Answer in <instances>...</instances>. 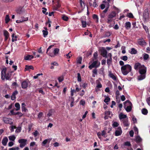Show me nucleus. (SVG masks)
I'll use <instances>...</instances> for the list:
<instances>
[{"label": "nucleus", "mask_w": 150, "mask_h": 150, "mask_svg": "<svg viewBox=\"0 0 150 150\" xmlns=\"http://www.w3.org/2000/svg\"><path fill=\"white\" fill-rule=\"evenodd\" d=\"M33 58V56L31 55H28L24 57V59L26 60H30Z\"/></svg>", "instance_id": "5701e85b"}, {"label": "nucleus", "mask_w": 150, "mask_h": 150, "mask_svg": "<svg viewBox=\"0 0 150 150\" xmlns=\"http://www.w3.org/2000/svg\"><path fill=\"white\" fill-rule=\"evenodd\" d=\"M79 2L81 8H84L85 7V3L82 0H79Z\"/></svg>", "instance_id": "bb28decb"}, {"label": "nucleus", "mask_w": 150, "mask_h": 150, "mask_svg": "<svg viewBox=\"0 0 150 150\" xmlns=\"http://www.w3.org/2000/svg\"><path fill=\"white\" fill-rule=\"evenodd\" d=\"M18 92L17 91H15L12 93L11 96V99L12 100H14L16 98V95L18 94Z\"/></svg>", "instance_id": "6ab92c4d"}, {"label": "nucleus", "mask_w": 150, "mask_h": 150, "mask_svg": "<svg viewBox=\"0 0 150 150\" xmlns=\"http://www.w3.org/2000/svg\"><path fill=\"white\" fill-rule=\"evenodd\" d=\"M6 68L3 69L1 72V78L2 80L5 79V75L6 74Z\"/></svg>", "instance_id": "ddd939ff"}, {"label": "nucleus", "mask_w": 150, "mask_h": 150, "mask_svg": "<svg viewBox=\"0 0 150 150\" xmlns=\"http://www.w3.org/2000/svg\"><path fill=\"white\" fill-rule=\"evenodd\" d=\"M109 76L110 77L112 78L115 81H116V77L110 71H109Z\"/></svg>", "instance_id": "412c9836"}, {"label": "nucleus", "mask_w": 150, "mask_h": 150, "mask_svg": "<svg viewBox=\"0 0 150 150\" xmlns=\"http://www.w3.org/2000/svg\"><path fill=\"white\" fill-rule=\"evenodd\" d=\"M52 138L47 139L44 140L42 142V146H45L47 143H49L52 140Z\"/></svg>", "instance_id": "a211bd4d"}, {"label": "nucleus", "mask_w": 150, "mask_h": 150, "mask_svg": "<svg viewBox=\"0 0 150 150\" xmlns=\"http://www.w3.org/2000/svg\"><path fill=\"white\" fill-rule=\"evenodd\" d=\"M93 18L96 20V22L98 23V17L97 15L96 14H93Z\"/></svg>", "instance_id": "72a5a7b5"}, {"label": "nucleus", "mask_w": 150, "mask_h": 150, "mask_svg": "<svg viewBox=\"0 0 150 150\" xmlns=\"http://www.w3.org/2000/svg\"><path fill=\"white\" fill-rule=\"evenodd\" d=\"M42 32L43 33V34L44 37H46L48 34V31L47 30H42Z\"/></svg>", "instance_id": "c03bdc74"}, {"label": "nucleus", "mask_w": 150, "mask_h": 150, "mask_svg": "<svg viewBox=\"0 0 150 150\" xmlns=\"http://www.w3.org/2000/svg\"><path fill=\"white\" fill-rule=\"evenodd\" d=\"M80 104L82 105H84L85 104V101L83 100H81L80 102Z\"/></svg>", "instance_id": "69168bd1"}, {"label": "nucleus", "mask_w": 150, "mask_h": 150, "mask_svg": "<svg viewBox=\"0 0 150 150\" xmlns=\"http://www.w3.org/2000/svg\"><path fill=\"white\" fill-rule=\"evenodd\" d=\"M43 10L42 11V12L44 14H45V15H47L48 14V12H46V11H47V8H42Z\"/></svg>", "instance_id": "8fccbe9b"}, {"label": "nucleus", "mask_w": 150, "mask_h": 150, "mask_svg": "<svg viewBox=\"0 0 150 150\" xmlns=\"http://www.w3.org/2000/svg\"><path fill=\"white\" fill-rule=\"evenodd\" d=\"M112 125L113 127H118L119 125V124L117 122H113Z\"/></svg>", "instance_id": "a19ab883"}, {"label": "nucleus", "mask_w": 150, "mask_h": 150, "mask_svg": "<svg viewBox=\"0 0 150 150\" xmlns=\"http://www.w3.org/2000/svg\"><path fill=\"white\" fill-rule=\"evenodd\" d=\"M142 140L141 138L139 136H137L136 137V141L137 142H140Z\"/></svg>", "instance_id": "37998d69"}, {"label": "nucleus", "mask_w": 150, "mask_h": 150, "mask_svg": "<svg viewBox=\"0 0 150 150\" xmlns=\"http://www.w3.org/2000/svg\"><path fill=\"white\" fill-rule=\"evenodd\" d=\"M112 58H109L107 60V63L109 66L111 64L112 62Z\"/></svg>", "instance_id": "49530a36"}, {"label": "nucleus", "mask_w": 150, "mask_h": 150, "mask_svg": "<svg viewBox=\"0 0 150 150\" xmlns=\"http://www.w3.org/2000/svg\"><path fill=\"white\" fill-rule=\"evenodd\" d=\"M62 18L64 20L67 21L68 20L69 18L67 16L64 15L62 16Z\"/></svg>", "instance_id": "6e6d98bb"}, {"label": "nucleus", "mask_w": 150, "mask_h": 150, "mask_svg": "<svg viewBox=\"0 0 150 150\" xmlns=\"http://www.w3.org/2000/svg\"><path fill=\"white\" fill-rule=\"evenodd\" d=\"M43 115V113L42 112H40L38 115V118L39 119H40L42 117Z\"/></svg>", "instance_id": "680f3d73"}, {"label": "nucleus", "mask_w": 150, "mask_h": 150, "mask_svg": "<svg viewBox=\"0 0 150 150\" xmlns=\"http://www.w3.org/2000/svg\"><path fill=\"white\" fill-rule=\"evenodd\" d=\"M131 26V23L129 22H127L125 23V27L126 29L128 30L129 29Z\"/></svg>", "instance_id": "b1692460"}, {"label": "nucleus", "mask_w": 150, "mask_h": 150, "mask_svg": "<svg viewBox=\"0 0 150 150\" xmlns=\"http://www.w3.org/2000/svg\"><path fill=\"white\" fill-rule=\"evenodd\" d=\"M30 69H32V70L34 69V67L32 66L26 65L25 66V71L29 70Z\"/></svg>", "instance_id": "393cba45"}, {"label": "nucleus", "mask_w": 150, "mask_h": 150, "mask_svg": "<svg viewBox=\"0 0 150 150\" xmlns=\"http://www.w3.org/2000/svg\"><path fill=\"white\" fill-rule=\"evenodd\" d=\"M16 12L18 14L24 15L26 14V11L22 8H19L16 10Z\"/></svg>", "instance_id": "423d86ee"}, {"label": "nucleus", "mask_w": 150, "mask_h": 150, "mask_svg": "<svg viewBox=\"0 0 150 150\" xmlns=\"http://www.w3.org/2000/svg\"><path fill=\"white\" fill-rule=\"evenodd\" d=\"M142 112L143 114L146 115L148 113V110L146 109L143 108L142 110Z\"/></svg>", "instance_id": "f704fd0d"}, {"label": "nucleus", "mask_w": 150, "mask_h": 150, "mask_svg": "<svg viewBox=\"0 0 150 150\" xmlns=\"http://www.w3.org/2000/svg\"><path fill=\"white\" fill-rule=\"evenodd\" d=\"M19 148L18 147H13L12 148L9 149V150H18Z\"/></svg>", "instance_id": "4d7b16f0"}, {"label": "nucleus", "mask_w": 150, "mask_h": 150, "mask_svg": "<svg viewBox=\"0 0 150 150\" xmlns=\"http://www.w3.org/2000/svg\"><path fill=\"white\" fill-rule=\"evenodd\" d=\"M100 65V62L98 60H96L94 61L92 64L89 66V68L91 69L93 68H97Z\"/></svg>", "instance_id": "7ed1b4c3"}, {"label": "nucleus", "mask_w": 150, "mask_h": 150, "mask_svg": "<svg viewBox=\"0 0 150 150\" xmlns=\"http://www.w3.org/2000/svg\"><path fill=\"white\" fill-rule=\"evenodd\" d=\"M119 117L121 122L122 121V120H123L127 118V115H124L122 113H121L119 115Z\"/></svg>", "instance_id": "f8f14e48"}, {"label": "nucleus", "mask_w": 150, "mask_h": 150, "mask_svg": "<svg viewBox=\"0 0 150 150\" xmlns=\"http://www.w3.org/2000/svg\"><path fill=\"white\" fill-rule=\"evenodd\" d=\"M10 18H9V16L8 15H6L5 17V22L6 23H8L9 21H10Z\"/></svg>", "instance_id": "2f4dec72"}, {"label": "nucleus", "mask_w": 150, "mask_h": 150, "mask_svg": "<svg viewBox=\"0 0 150 150\" xmlns=\"http://www.w3.org/2000/svg\"><path fill=\"white\" fill-rule=\"evenodd\" d=\"M139 45L141 46H144L146 45V43L143 39H139L138 41Z\"/></svg>", "instance_id": "dca6fc26"}, {"label": "nucleus", "mask_w": 150, "mask_h": 150, "mask_svg": "<svg viewBox=\"0 0 150 150\" xmlns=\"http://www.w3.org/2000/svg\"><path fill=\"white\" fill-rule=\"evenodd\" d=\"M137 53V50L134 48L131 49L130 53L132 54H135Z\"/></svg>", "instance_id": "e433bc0d"}, {"label": "nucleus", "mask_w": 150, "mask_h": 150, "mask_svg": "<svg viewBox=\"0 0 150 150\" xmlns=\"http://www.w3.org/2000/svg\"><path fill=\"white\" fill-rule=\"evenodd\" d=\"M8 141V139L6 137H4L2 141V143L4 146H6Z\"/></svg>", "instance_id": "aec40b11"}, {"label": "nucleus", "mask_w": 150, "mask_h": 150, "mask_svg": "<svg viewBox=\"0 0 150 150\" xmlns=\"http://www.w3.org/2000/svg\"><path fill=\"white\" fill-rule=\"evenodd\" d=\"M16 138V137L14 135H13L8 137V138L9 140L13 141H14Z\"/></svg>", "instance_id": "c756f323"}, {"label": "nucleus", "mask_w": 150, "mask_h": 150, "mask_svg": "<svg viewBox=\"0 0 150 150\" xmlns=\"http://www.w3.org/2000/svg\"><path fill=\"white\" fill-rule=\"evenodd\" d=\"M125 145L128 146H130L131 145L130 142H125Z\"/></svg>", "instance_id": "774afa93"}, {"label": "nucleus", "mask_w": 150, "mask_h": 150, "mask_svg": "<svg viewBox=\"0 0 150 150\" xmlns=\"http://www.w3.org/2000/svg\"><path fill=\"white\" fill-rule=\"evenodd\" d=\"M125 108L127 112H129L131 111L132 110L131 107L130 105L128 106L126 108Z\"/></svg>", "instance_id": "ea45409f"}, {"label": "nucleus", "mask_w": 150, "mask_h": 150, "mask_svg": "<svg viewBox=\"0 0 150 150\" xmlns=\"http://www.w3.org/2000/svg\"><path fill=\"white\" fill-rule=\"evenodd\" d=\"M106 97L104 100V102L107 104H108V103L110 101V99L108 96H105Z\"/></svg>", "instance_id": "473e14b6"}, {"label": "nucleus", "mask_w": 150, "mask_h": 150, "mask_svg": "<svg viewBox=\"0 0 150 150\" xmlns=\"http://www.w3.org/2000/svg\"><path fill=\"white\" fill-rule=\"evenodd\" d=\"M101 81V79H99L98 80H97L96 81V88H100L102 87V86L101 83L100 82V81Z\"/></svg>", "instance_id": "2eb2a0df"}, {"label": "nucleus", "mask_w": 150, "mask_h": 150, "mask_svg": "<svg viewBox=\"0 0 150 150\" xmlns=\"http://www.w3.org/2000/svg\"><path fill=\"white\" fill-rule=\"evenodd\" d=\"M82 27L83 28H85L86 26V21H81Z\"/></svg>", "instance_id": "a18cd8bd"}, {"label": "nucleus", "mask_w": 150, "mask_h": 150, "mask_svg": "<svg viewBox=\"0 0 150 150\" xmlns=\"http://www.w3.org/2000/svg\"><path fill=\"white\" fill-rule=\"evenodd\" d=\"M21 109L22 112H26L28 111V109L25 108V107L21 108Z\"/></svg>", "instance_id": "13d9d810"}, {"label": "nucleus", "mask_w": 150, "mask_h": 150, "mask_svg": "<svg viewBox=\"0 0 150 150\" xmlns=\"http://www.w3.org/2000/svg\"><path fill=\"white\" fill-rule=\"evenodd\" d=\"M64 79V77L63 75H62L58 78V80L59 82H62L63 81Z\"/></svg>", "instance_id": "4c0bfd02"}, {"label": "nucleus", "mask_w": 150, "mask_h": 150, "mask_svg": "<svg viewBox=\"0 0 150 150\" xmlns=\"http://www.w3.org/2000/svg\"><path fill=\"white\" fill-rule=\"evenodd\" d=\"M149 13L147 10H145L143 14V17L145 19L147 18L149 16Z\"/></svg>", "instance_id": "4be33fe9"}, {"label": "nucleus", "mask_w": 150, "mask_h": 150, "mask_svg": "<svg viewBox=\"0 0 150 150\" xmlns=\"http://www.w3.org/2000/svg\"><path fill=\"white\" fill-rule=\"evenodd\" d=\"M134 131L135 133L136 134H138V129L136 127H134Z\"/></svg>", "instance_id": "5fc2aeb1"}, {"label": "nucleus", "mask_w": 150, "mask_h": 150, "mask_svg": "<svg viewBox=\"0 0 150 150\" xmlns=\"http://www.w3.org/2000/svg\"><path fill=\"white\" fill-rule=\"evenodd\" d=\"M67 58H69L72 56L71 54V52H70L68 54H66Z\"/></svg>", "instance_id": "0e129e2a"}, {"label": "nucleus", "mask_w": 150, "mask_h": 150, "mask_svg": "<svg viewBox=\"0 0 150 150\" xmlns=\"http://www.w3.org/2000/svg\"><path fill=\"white\" fill-rule=\"evenodd\" d=\"M116 16V13L115 12H113L110 14H109L108 16L107 23H110L112 22L113 20V18Z\"/></svg>", "instance_id": "20e7f679"}, {"label": "nucleus", "mask_w": 150, "mask_h": 150, "mask_svg": "<svg viewBox=\"0 0 150 150\" xmlns=\"http://www.w3.org/2000/svg\"><path fill=\"white\" fill-rule=\"evenodd\" d=\"M4 35L5 36H9V34L8 31L6 30H4Z\"/></svg>", "instance_id": "3c124183"}, {"label": "nucleus", "mask_w": 150, "mask_h": 150, "mask_svg": "<svg viewBox=\"0 0 150 150\" xmlns=\"http://www.w3.org/2000/svg\"><path fill=\"white\" fill-rule=\"evenodd\" d=\"M32 134L35 137H36L37 136L39 135V133L37 130H36L32 133Z\"/></svg>", "instance_id": "58836bf2"}, {"label": "nucleus", "mask_w": 150, "mask_h": 150, "mask_svg": "<svg viewBox=\"0 0 150 150\" xmlns=\"http://www.w3.org/2000/svg\"><path fill=\"white\" fill-rule=\"evenodd\" d=\"M3 120L4 123L6 124H9L11 125L13 124L12 120L11 119L4 117L3 119Z\"/></svg>", "instance_id": "1a4fd4ad"}, {"label": "nucleus", "mask_w": 150, "mask_h": 150, "mask_svg": "<svg viewBox=\"0 0 150 150\" xmlns=\"http://www.w3.org/2000/svg\"><path fill=\"white\" fill-rule=\"evenodd\" d=\"M12 41L13 42H14V41H16L17 40V36L15 35L14 34H13L12 35Z\"/></svg>", "instance_id": "cd10ccee"}, {"label": "nucleus", "mask_w": 150, "mask_h": 150, "mask_svg": "<svg viewBox=\"0 0 150 150\" xmlns=\"http://www.w3.org/2000/svg\"><path fill=\"white\" fill-rule=\"evenodd\" d=\"M15 107L16 108V110L18 111L20 109V105L18 103H16L15 105Z\"/></svg>", "instance_id": "c9c22d12"}, {"label": "nucleus", "mask_w": 150, "mask_h": 150, "mask_svg": "<svg viewBox=\"0 0 150 150\" xmlns=\"http://www.w3.org/2000/svg\"><path fill=\"white\" fill-rule=\"evenodd\" d=\"M28 82L25 81H23L21 83L22 88L23 89H26L28 87Z\"/></svg>", "instance_id": "f3484780"}, {"label": "nucleus", "mask_w": 150, "mask_h": 150, "mask_svg": "<svg viewBox=\"0 0 150 150\" xmlns=\"http://www.w3.org/2000/svg\"><path fill=\"white\" fill-rule=\"evenodd\" d=\"M52 110H50L49 111V112L47 114V115L49 116V117H50V116H51L52 114Z\"/></svg>", "instance_id": "052dcab7"}, {"label": "nucleus", "mask_w": 150, "mask_h": 150, "mask_svg": "<svg viewBox=\"0 0 150 150\" xmlns=\"http://www.w3.org/2000/svg\"><path fill=\"white\" fill-rule=\"evenodd\" d=\"M122 133V131L121 127H119L117 129L115 132V135L116 136H118L121 135Z\"/></svg>", "instance_id": "4468645a"}, {"label": "nucleus", "mask_w": 150, "mask_h": 150, "mask_svg": "<svg viewBox=\"0 0 150 150\" xmlns=\"http://www.w3.org/2000/svg\"><path fill=\"white\" fill-rule=\"evenodd\" d=\"M27 140L24 139H21L18 140V142L20 143V146L22 148L26 145Z\"/></svg>", "instance_id": "39448f33"}, {"label": "nucleus", "mask_w": 150, "mask_h": 150, "mask_svg": "<svg viewBox=\"0 0 150 150\" xmlns=\"http://www.w3.org/2000/svg\"><path fill=\"white\" fill-rule=\"evenodd\" d=\"M143 28L146 31V32H149V29L148 28L146 25H144L143 24L142 25Z\"/></svg>", "instance_id": "603ef678"}, {"label": "nucleus", "mask_w": 150, "mask_h": 150, "mask_svg": "<svg viewBox=\"0 0 150 150\" xmlns=\"http://www.w3.org/2000/svg\"><path fill=\"white\" fill-rule=\"evenodd\" d=\"M121 125L124 127H128L129 125V123L128 122V118L123 120H122L121 122Z\"/></svg>", "instance_id": "6e6552de"}, {"label": "nucleus", "mask_w": 150, "mask_h": 150, "mask_svg": "<svg viewBox=\"0 0 150 150\" xmlns=\"http://www.w3.org/2000/svg\"><path fill=\"white\" fill-rule=\"evenodd\" d=\"M28 17L25 18L23 16H22L19 19L17 20L16 21V22L17 23H22L25 21H28Z\"/></svg>", "instance_id": "0eeeda50"}, {"label": "nucleus", "mask_w": 150, "mask_h": 150, "mask_svg": "<svg viewBox=\"0 0 150 150\" xmlns=\"http://www.w3.org/2000/svg\"><path fill=\"white\" fill-rule=\"evenodd\" d=\"M82 58L81 57H79L78 58L77 62L79 64H81L82 61Z\"/></svg>", "instance_id": "864d4df0"}, {"label": "nucleus", "mask_w": 150, "mask_h": 150, "mask_svg": "<svg viewBox=\"0 0 150 150\" xmlns=\"http://www.w3.org/2000/svg\"><path fill=\"white\" fill-rule=\"evenodd\" d=\"M144 66V65H142L139 63H137L134 64V68L135 70L139 69V70L143 67V66Z\"/></svg>", "instance_id": "9b49d317"}, {"label": "nucleus", "mask_w": 150, "mask_h": 150, "mask_svg": "<svg viewBox=\"0 0 150 150\" xmlns=\"http://www.w3.org/2000/svg\"><path fill=\"white\" fill-rule=\"evenodd\" d=\"M130 136L131 137H133L134 135V132L133 130H131L129 132Z\"/></svg>", "instance_id": "338daca9"}, {"label": "nucleus", "mask_w": 150, "mask_h": 150, "mask_svg": "<svg viewBox=\"0 0 150 150\" xmlns=\"http://www.w3.org/2000/svg\"><path fill=\"white\" fill-rule=\"evenodd\" d=\"M147 68L144 66H143L142 68L139 70L140 75L138 77V80H142L144 79L146 77Z\"/></svg>", "instance_id": "f257e3e1"}, {"label": "nucleus", "mask_w": 150, "mask_h": 150, "mask_svg": "<svg viewBox=\"0 0 150 150\" xmlns=\"http://www.w3.org/2000/svg\"><path fill=\"white\" fill-rule=\"evenodd\" d=\"M127 16L130 18H133V15L131 13H128L127 14Z\"/></svg>", "instance_id": "bf43d9fd"}, {"label": "nucleus", "mask_w": 150, "mask_h": 150, "mask_svg": "<svg viewBox=\"0 0 150 150\" xmlns=\"http://www.w3.org/2000/svg\"><path fill=\"white\" fill-rule=\"evenodd\" d=\"M131 70V66L129 64L125 65L121 67L122 72L124 75H127Z\"/></svg>", "instance_id": "f03ea898"}, {"label": "nucleus", "mask_w": 150, "mask_h": 150, "mask_svg": "<svg viewBox=\"0 0 150 150\" xmlns=\"http://www.w3.org/2000/svg\"><path fill=\"white\" fill-rule=\"evenodd\" d=\"M101 54L102 56L103 57L107 58V50L104 47H102L101 49Z\"/></svg>", "instance_id": "9d476101"}, {"label": "nucleus", "mask_w": 150, "mask_h": 150, "mask_svg": "<svg viewBox=\"0 0 150 150\" xmlns=\"http://www.w3.org/2000/svg\"><path fill=\"white\" fill-rule=\"evenodd\" d=\"M37 146V145L36 144L35 142H30V147H32L34 146Z\"/></svg>", "instance_id": "de8ad7c7"}, {"label": "nucleus", "mask_w": 150, "mask_h": 150, "mask_svg": "<svg viewBox=\"0 0 150 150\" xmlns=\"http://www.w3.org/2000/svg\"><path fill=\"white\" fill-rule=\"evenodd\" d=\"M59 51V50L58 48H55L53 51V53L55 56L57 55V54L58 53Z\"/></svg>", "instance_id": "7c9ffc66"}, {"label": "nucleus", "mask_w": 150, "mask_h": 150, "mask_svg": "<svg viewBox=\"0 0 150 150\" xmlns=\"http://www.w3.org/2000/svg\"><path fill=\"white\" fill-rule=\"evenodd\" d=\"M10 76L8 74H6L5 75V79L6 80H9L10 78Z\"/></svg>", "instance_id": "e2e57ef3"}, {"label": "nucleus", "mask_w": 150, "mask_h": 150, "mask_svg": "<svg viewBox=\"0 0 150 150\" xmlns=\"http://www.w3.org/2000/svg\"><path fill=\"white\" fill-rule=\"evenodd\" d=\"M149 56L148 54L144 53L143 54V57L144 61L148 60L149 58Z\"/></svg>", "instance_id": "a878e982"}, {"label": "nucleus", "mask_w": 150, "mask_h": 150, "mask_svg": "<svg viewBox=\"0 0 150 150\" xmlns=\"http://www.w3.org/2000/svg\"><path fill=\"white\" fill-rule=\"evenodd\" d=\"M121 59L124 61H126L128 59L127 57L126 56H124L121 57Z\"/></svg>", "instance_id": "09e8293b"}, {"label": "nucleus", "mask_w": 150, "mask_h": 150, "mask_svg": "<svg viewBox=\"0 0 150 150\" xmlns=\"http://www.w3.org/2000/svg\"><path fill=\"white\" fill-rule=\"evenodd\" d=\"M105 115L110 117H111L112 116L111 112L110 111H106L105 112Z\"/></svg>", "instance_id": "c85d7f7f"}, {"label": "nucleus", "mask_w": 150, "mask_h": 150, "mask_svg": "<svg viewBox=\"0 0 150 150\" xmlns=\"http://www.w3.org/2000/svg\"><path fill=\"white\" fill-rule=\"evenodd\" d=\"M77 81L79 82H80L81 81V75L79 73L77 74Z\"/></svg>", "instance_id": "79ce46f5"}]
</instances>
